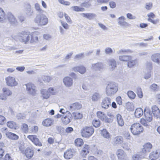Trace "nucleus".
Segmentation results:
<instances>
[{
	"label": "nucleus",
	"mask_w": 160,
	"mask_h": 160,
	"mask_svg": "<svg viewBox=\"0 0 160 160\" xmlns=\"http://www.w3.org/2000/svg\"><path fill=\"white\" fill-rule=\"evenodd\" d=\"M12 38L16 41H19L26 44L30 40V34L29 32H23L17 35L12 36Z\"/></svg>",
	"instance_id": "1"
},
{
	"label": "nucleus",
	"mask_w": 160,
	"mask_h": 160,
	"mask_svg": "<svg viewBox=\"0 0 160 160\" xmlns=\"http://www.w3.org/2000/svg\"><path fill=\"white\" fill-rule=\"evenodd\" d=\"M34 22L38 26H44L48 23V19L43 14H37L34 19Z\"/></svg>",
	"instance_id": "2"
},
{
	"label": "nucleus",
	"mask_w": 160,
	"mask_h": 160,
	"mask_svg": "<svg viewBox=\"0 0 160 160\" xmlns=\"http://www.w3.org/2000/svg\"><path fill=\"white\" fill-rule=\"evenodd\" d=\"M118 84L113 82H110L107 86L106 93L108 96L115 94L118 91Z\"/></svg>",
	"instance_id": "3"
},
{
	"label": "nucleus",
	"mask_w": 160,
	"mask_h": 160,
	"mask_svg": "<svg viewBox=\"0 0 160 160\" xmlns=\"http://www.w3.org/2000/svg\"><path fill=\"white\" fill-rule=\"evenodd\" d=\"M94 129L92 126L84 127L81 131L82 136L85 138H90L94 133Z\"/></svg>",
	"instance_id": "4"
},
{
	"label": "nucleus",
	"mask_w": 160,
	"mask_h": 160,
	"mask_svg": "<svg viewBox=\"0 0 160 160\" xmlns=\"http://www.w3.org/2000/svg\"><path fill=\"white\" fill-rule=\"evenodd\" d=\"M130 130L133 135H137L139 134L141 132H142L143 128L140 123H136L131 125Z\"/></svg>",
	"instance_id": "5"
},
{
	"label": "nucleus",
	"mask_w": 160,
	"mask_h": 160,
	"mask_svg": "<svg viewBox=\"0 0 160 160\" xmlns=\"http://www.w3.org/2000/svg\"><path fill=\"white\" fill-rule=\"evenodd\" d=\"M26 87L27 92L29 94L35 95L36 90L34 85L31 83H28L24 85Z\"/></svg>",
	"instance_id": "6"
},
{
	"label": "nucleus",
	"mask_w": 160,
	"mask_h": 160,
	"mask_svg": "<svg viewBox=\"0 0 160 160\" xmlns=\"http://www.w3.org/2000/svg\"><path fill=\"white\" fill-rule=\"evenodd\" d=\"M116 154L118 160H129L127 157V154L122 150L118 149Z\"/></svg>",
	"instance_id": "7"
},
{
	"label": "nucleus",
	"mask_w": 160,
	"mask_h": 160,
	"mask_svg": "<svg viewBox=\"0 0 160 160\" xmlns=\"http://www.w3.org/2000/svg\"><path fill=\"white\" fill-rule=\"evenodd\" d=\"M111 100L109 98L105 97L102 99L101 107L105 109H108L111 105Z\"/></svg>",
	"instance_id": "8"
},
{
	"label": "nucleus",
	"mask_w": 160,
	"mask_h": 160,
	"mask_svg": "<svg viewBox=\"0 0 160 160\" xmlns=\"http://www.w3.org/2000/svg\"><path fill=\"white\" fill-rule=\"evenodd\" d=\"M27 138L31 140L36 146H42V144L40 141L39 139L36 135H30L28 136Z\"/></svg>",
	"instance_id": "9"
},
{
	"label": "nucleus",
	"mask_w": 160,
	"mask_h": 160,
	"mask_svg": "<svg viewBox=\"0 0 160 160\" xmlns=\"http://www.w3.org/2000/svg\"><path fill=\"white\" fill-rule=\"evenodd\" d=\"M7 85L11 87H13L17 86L18 82L16 81L14 77L9 76L5 79Z\"/></svg>",
	"instance_id": "10"
},
{
	"label": "nucleus",
	"mask_w": 160,
	"mask_h": 160,
	"mask_svg": "<svg viewBox=\"0 0 160 160\" xmlns=\"http://www.w3.org/2000/svg\"><path fill=\"white\" fill-rule=\"evenodd\" d=\"M125 18L123 16H121L118 19V24L123 28H126L130 26V24L126 22Z\"/></svg>",
	"instance_id": "11"
},
{
	"label": "nucleus",
	"mask_w": 160,
	"mask_h": 160,
	"mask_svg": "<svg viewBox=\"0 0 160 160\" xmlns=\"http://www.w3.org/2000/svg\"><path fill=\"white\" fill-rule=\"evenodd\" d=\"M89 146L85 144L80 151V154L81 156L83 158H85L86 155L89 152Z\"/></svg>",
	"instance_id": "12"
},
{
	"label": "nucleus",
	"mask_w": 160,
	"mask_h": 160,
	"mask_svg": "<svg viewBox=\"0 0 160 160\" xmlns=\"http://www.w3.org/2000/svg\"><path fill=\"white\" fill-rule=\"evenodd\" d=\"M143 147V148L142 149L140 152L142 153V154L144 155L150 151V150L152 148V146L150 142H148L145 143Z\"/></svg>",
	"instance_id": "13"
},
{
	"label": "nucleus",
	"mask_w": 160,
	"mask_h": 160,
	"mask_svg": "<svg viewBox=\"0 0 160 160\" xmlns=\"http://www.w3.org/2000/svg\"><path fill=\"white\" fill-rule=\"evenodd\" d=\"M91 68L95 71H101L104 68V65L101 62H98L92 64Z\"/></svg>",
	"instance_id": "14"
},
{
	"label": "nucleus",
	"mask_w": 160,
	"mask_h": 160,
	"mask_svg": "<svg viewBox=\"0 0 160 160\" xmlns=\"http://www.w3.org/2000/svg\"><path fill=\"white\" fill-rule=\"evenodd\" d=\"M7 17L10 24L13 25H17L18 22L13 15L10 12H8L7 14Z\"/></svg>",
	"instance_id": "15"
},
{
	"label": "nucleus",
	"mask_w": 160,
	"mask_h": 160,
	"mask_svg": "<svg viewBox=\"0 0 160 160\" xmlns=\"http://www.w3.org/2000/svg\"><path fill=\"white\" fill-rule=\"evenodd\" d=\"M152 113L150 112V110L147 108H145L144 110V115L145 118L147 121L150 122L152 119Z\"/></svg>",
	"instance_id": "16"
},
{
	"label": "nucleus",
	"mask_w": 160,
	"mask_h": 160,
	"mask_svg": "<svg viewBox=\"0 0 160 160\" xmlns=\"http://www.w3.org/2000/svg\"><path fill=\"white\" fill-rule=\"evenodd\" d=\"M72 69L75 72H78L81 74H84L86 70L85 67L81 65L74 67Z\"/></svg>",
	"instance_id": "17"
},
{
	"label": "nucleus",
	"mask_w": 160,
	"mask_h": 160,
	"mask_svg": "<svg viewBox=\"0 0 160 160\" xmlns=\"http://www.w3.org/2000/svg\"><path fill=\"white\" fill-rule=\"evenodd\" d=\"M75 152L74 149H69L64 152V156L66 159H69L73 157Z\"/></svg>",
	"instance_id": "18"
},
{
	"label": "nucleus",
	"mask_w": 160,
	"mask_h": 160,
	"mask_svg": "<svg viewBox=\"0 0 160 160\" xmlns=\"http://www.w3.org/2000/svg\"><path fill=\"white\" fill-rule=\"evenodd\" d=\"M63 82L65 86L67 87H70L72 85L73 79L69 77H66L63 80Z\"/></svg>",
	"instance_id": "19"
},
{
	"label": "nucleus",
	"mask_w": 160,
	"mask_h": 160,
	"mask_svg": "<svg viewBox=\"0 0 160 160\" xmlns=\"http://www.w3.org/2000/svg\"><path fill=\"white\" fill-rule=\"evenodd\" d=\"M108 63V67L110 71H113L117 67L116 62L114 59H111L109 60Z\"/></svg>",
	"instance_id": "20"
},
{
	"label": "nucleus",
	"mask_w": 160,
	"mask_h": 160,
	"mask_svg": "<svg viewBox=\"0 0 160 160\" xmlns=\"http://www.w3.org/2000/svg\"><path fill=\"white\" fill-rule=\"evenodd\" d=\"M151 58L154 62L160 65V53H156L152 54Z\"/></svg>",
	"instance_id": "21"
},
{
	"label": "nucleus",
	"mask_w": 160,
	"mask_h": 160,
	"mask_svg": "<svg viewBox=\"0 0 160 160\" xmlns=\"http://www.w3.org/2000/svg\"><path fill=\"white\" fill-rule=\"evenodd\" d=\"M152 112L153 115L157 118H160V111L156 105H154L152 107Z\"/></svg>",
	"instance_id": "22"
},
{
	"label": "nucleus",
	"mask_w": 160,
	"mask_h": 160,
	"mask_svg": "<svg viewBox=\"0 0 160 160\" xmlns=\"http://www.w3.org/2000/svg\"><path fill=\"white\" fill-rule=\"evenodd\" d=\"M82 105L79 102H75L72 104L70 106V111L77 110L81 108Z\"/></svg>",
	"instance_id": "23"
},
{
	"label": "nucleus",
	"mask_w": 160,
	"mask_h": 160,
	"mask_svg": "<svg viewBox=\"0 0 160 160\" xmlns=\"http://www.w3.org/2000/svg\"><path fill=\"white\" fill-rule=\"evenodd\" d=\"M54 120L51 118L45 119L42 122L43 126L46 127H49L52 126Z\"/></svg>",
	"instance_id": "24"
},
{
	"label": "nucleus",
	"mask_w": 160,
	"mask_h": 160,
	"mask_svg": "<svg viewBox=\"0 0 160 160\" xmlns=\"http://www.w3.org/2000/svg\"><path fill=\"white\" fill-rule=\"evenodd\" d=\"M138 63V61L137 59H133L132 56H131L130 59L128 61V66L130 68L132 67L133 66L136 65Z\"/></svg>",
	"instance_id": "25"
},
{
	"label": "nucleus",
	"mask_w": 160,
	"mask_h": 160,
	"mask_svg": "<svg viewBox=\"0 0 160 160\" xmlns=\"http://www.w3.org/2000/svg\"><path fill=\"white\" fill-rule=\"evenodd\" d=\"M69 114V115L68 116L66 115L62 117V121L65 124L69 123L71 122V120L72 119L71 118L72 115L70 113Z\"/></svg>",
	"instance_id": "26"
},
{
	"label": "nucleus",
	"mask_w": 160,
	"mask_h": 160,
	"mask_svg": "<svg viewBox=\"0 0 160 160\" xmlns=\"http://www.w3.org/2000/svg\"><path fill=\"white\" fill-rule=\"evenodd\" d=\"M31 39L30 42L31 43L33 42L38 43V38L37 36L36 32H34L30 35Z\"/></svg>",
	"instance_id": "27"
},
{
	"label": "nucleus",
	"mask_w": 160,
	"mask_h": 160,
	"mask_svg": "<svg viewBox=\"0 0 160 160\" xmlns=\"http://www.w3.org/2000/svg\"><path fill=\"white\" fill-rule=\"evenodd\" d=\"M41 93L43 97V99H47L49 98L50 96L48 90L42 89L41 90Z\"/></svg>",
	"instance_id": "28"
},
{
	"label": "nucleus",
	"mask_w": 160,
	"mask_h": 160,
	"mask_svg": "<svg viewBox=\"0 0 160 160\" xmlns=\"http://www.w3.org/2000/svg\"><path fill=\"white\" fill-rule=\"evenodd\" d=\"M117 120L119 126L122 127L124 125V121L122 116L119 114L116 115Z\"/></svg>",
	"instance_id": "29"
},
{
	"label": "nucleus",
	"mask_w": 160,
	"mask_h": 160,
	"mask_svg": "<svg viewBox=\"0 0 160 160\" xmlns=\"http://www.w3.org/2000/svg\"><path fill=\"white\" fill-rule=\"evenodd\" d=\"M81 14L83 17L86 18L89 20L93 19L97 17V15L93 13H82Z\"/></svg>",
	"instance_id": "30"
},
{
	"label": "nucleus",
	"mask_w": 160,
	"mask_h": 160,
	"mask_svg": "<svg viewBox=\"0 0 160 160\" xmlns=\"http://www.w3.org/2000/svg\"><path fill=\"white\" fill-rule=\"evenodd\" d=\"M6 135L7 137L11 139L16 140L19 138V137L15 134L10 132H7Z\"/></svg>",
	"instance_id": "31"
},
{
	"label": "nucleus",
	"mask_w": 160,
	"mask_h": 160,
	"mask_svg": "<svg viewBox=\"0 0 160 160\" xmlns=\"http://www.w3.org/2000/svg\"><path fill=\"white\" fill-rule=\"evenodd\" d=\"M159 155V154L157 151H154L150 153L149 158L152 160H155L158 158Z\"/></svg>",
	"instance_id": "32"
},
{
	"label": "nucleus",
	"mask_w": 160,
	"mask_h": 160,
	"mask_svg": "<svg viewBox=\"0 0 160 160\" xmlns=\"http://www.w3.org/2000/svg\"><path fill=\"white\" fill-rule=\"evenodd\" d=\"M100 95L98 92L94 93L91 96V99L93 102H97L101 98Z\"/></svg>",
	"instance_id": "33"
},
{
	"label": "nucleus",
	"mask_w": 160,
	"mask_h": 160,
	"mask_svg": "<svg viewBox=\"0 0 160 160\" xmlns=\"http://www.w3.org/2000/svg\"><path fill=\"white\" fill-rule=\"evenodd\" d=\"M25 154L28 158H31L33 155L34 152L31 149L27 148L25 151Z\"/></svg>",
	"instance_id": "34"
},
{
	"label": "nucleus",
	"mask_w": 160,
	"mask_h": 160,
	"mask_svg": "<svg viewBox=\"0 0 160 160\" xmlns=\"http://www.w3.org/2000/svg\"><path fill=\"white\" fill-rule=\"evenodd\" d=\"M143 114V111L141 108H138L136 109L134 112L135 117L137 118H139Z\"/></svg>",
	"instance_id": "35"
},
{
	"label": "nucleus",
	"mask_w": 160,
	"mask_h": 160,
	"mask_svg": "<svg viewBox=\"0 0 160 160\" xmlns=\"http://www.w3.org/2000/svg\"><path fill=\"white\" fill-rule=\"evenodd\" d=\"M123 138L121 136H117L114 138L113 141L115 144H120L123 142Z\"/></svg>",
	"instance_id": "36"
},
{
	"label": "nucleus",
	"mask_w": 160,
	"mask_h": 160,
	"mask_svg": "<svg viewBox=\"0 0 160 160\" xmlns=\"http://www.w3.org/2000/svg\"><path fill=\"white\" fill-rule=\"evenodd\" d=\"M25 13L27 17H30L33 15V10L30 7H29L26 9Z\"/></svg>",
	"instance_id": "37"
},
{
	"label": "nucleus",
	"mask_w": 160,
	"mask_h": 160,
	"mask_svg": "<svg viewBox=\"0 0 160 160\" xmlns=\"http://www.w3.org/2000/svg\"><path fill=\"white\" fill-rule=\"evenodd\" d=\"M5 20V13L3 10L0 8V22H3Z\"/></svg>",
	"instance_id": "38"
},
{
	"label": "nucleus",
	"mask_w": 160,
	"mask_h": 160,
	"mask_svg": "<svg viewBox=\"0 0 160 160\" xmlns=\"http://www.w3.org/2000/svg\"><path fill=\"white\" fill-rule=\"evenodd\" d=\"M74 143L75 146L81 147L83 144V140L81 138H77L75 140Z\"/></svg>",
	"instance_id": "39"
},
{
	"label": "nucleus",
	"mask_w": 160,
	"mask_h": 160,
	"mask_svg": "<svg viewBox=\"0 0 160 160\" xmlns=\"http://www.w3.org/2000/svg\"><path fill=\"white\" fill-rule=\"evenodd\" d=\"M150 89L153 91H158L160 90V88L157 84L153 83L150 86Z\"/></svg>",
	"instance_id": "40"
},
{
	"label": "nucleus",
	"mask_w": 160,
	"mask_h": 160,
	"mask_svg": "<svg viewBox=\"0 0 160 160\" xmlns=\"http://www.w3.org/2000/svg\"><path fill=\"white\" fill-rule=\"evenodd\" d=\"M97 116L98 118L102 121H104L106 119V116L103 113L101 112H97Z\"/></svg>",
	"instance_id": "41"
},
{
	"label": "nucleus",
	"mask_w": 160,
	"mask_h": 160,
	"mask_svg": "<svg viewBox=\"0 0 160 160\" xmlns=\"http://www.w3.org/2000/svg\"><path fill=\"white\" fill-rule=\"evenodd\" d=\"M130 56L123 55L119 56V58L120 60L122 61H128L129 59L131 58Z\"/></svg>",
	"instance_id": "42"
},
{
	"label": "nucleus",
	"mask_w": 160,
	"mask_h": 160,
	"mask_svg": "<svg viewBox=\"0 0 160 160\" xmlns=\"http://www.w3.org/2000/svg\"><path fill=\"white\" fill-rule=\"evenodd\" d=\"M54 77L53 76H44L42 78L43 80L46 82H49L53 79Z\"/></svg>",
	"instance_id": "43"
},
{
	"label": "nucleus",
	"mask_w": 160,
	"mask_h": 160,
	"mask_svg": "<svg viewBox=\"0 0 160 160\" xmlns=\"http://www.w3.org/2000/svg\"><path fill=\"white\" fill-rule=\"evenodd\" d=\"M101 134L103 137L106 138H108L110 137V134L105 129H103L101 132Z\"/></svg>",
	"instance_id": "44"
},
{
	"label": "nucleus",
	"mask_w": 160,
	"mask_h": 160,
	"mask_svg": "<svg viewBox=\"0 0 160 160\" xmlns=\"http://www.w3.org/2000/svg\"><path fill=\"white\" fill-rule=\"evenodd\" d=\"M126 107L127 109L129 111H132L134 110L133 106L132 104L130 102H128L126 104Z\"/></svg>",
	"instance_id": "45"
},
{
	"label": "nucleus",
	"mask_w": 160,
	"mask_h": 160,
	"mask_svg": "<svg viewBox=\"0 0 160 160\" xmlns=\"http://www.w3.org/2000/svg\"><path fill=\"white\" fill-rule=\"evenodd\" d=\"M136 92L140 98H142L143 96V93L142 89L139 87H138L136 89Z\"/></svg>",
	"instance_id": "46"
},
{
	"label": "nucleus",
	"mask_w": 160,
	"mask_h": 160,
	"mask_svg": "<svg viewBox=\"0 0 160 160\" xmlns=\"http://www.w3.org/2000/svg\"><path fill=\"white\" fill-rule=\"evenodd\" d=\"M152 69V66L151 63L150 62H147L144 71H151Z\"/></svg>",
	"instance_id": "47"
},
{
	"label": "nucleus",
	"mask_w": 160,
	"mask_h": 160,
	"mask_svg": "<svg viewBox=\"0 0 160 160\" xmlns=\"http://www.w3.org/2000/svg\"><path fill=\"white\" fill-rule=\"evenodd\" d=\"M71 8L73 10L76 12H83L85 11V9L79 7L77 6H72Z\"/></svg>",
	"instance_id": "48"
},
{
	"label": "nucleus",
	"mask_w": 160,
	"mask_h": 160,
	"mask_svg": "<svg viewBox=\"0 0 160 160\" xmlns=\"http://www.w3.org/2000/svg\"><path fill=\"white\" fill-rule=\"evenodd\" d=\"M123 148L126 150H127L129 151L131 150V147L130 144V142H126L123 143L122 144Z\"/></svg>",
	"instance_id": "49"
},
{
	"label": "nucleus",
	"mask_w": 160,
	"mask_h": 160,
	"mask_svg": "<svg viewBox=\"0 0 160 160\" xmlns=\"http://www.w3.org/2000/svg\"><path fill=\"white\" fill-rule=\"evenodd\" d=\"M92 124L95 127L98 128L100 126V122L98 120L94 119L92 122Z\"/></svg>",
	"instance_id": "50"
},
{
	"label": "nucleus",
	"mask_w": 160,
	"mask_h": 160,
	"mask_svg": "<svg viewBox=\"0 0 160 160\" xmlns=\"http://www.w3.org/2000/svg\"><path fill=\"white\" fill-rule=\"evenodd\" d=\"M151 76V71H144V78L147 80L150 78Z\"/></svg>",
	"instance_id": "51"
},
{
	"label": "nucleus",
	"mask_w": 160,
	"mask_h": 160,
	"mask_svg": "<svg viewBox=\"0 0 160 160\" xmlns=\"http://www.w3.org/2000/svg\"><path fill=\"white\" fill-rule=\"evenodd\" d=\"M127 94L129 98L131 99H134L136 97L135 94L132 91H128L127 92Z\"/></svg>",
	"instance_id": "52"
},
{
	"label": "nucleus",
	"mask_w": 160,
	"mask_h": 160,
	"mask_svg": "<svg viewBox=\"0 0 160 160\" xmlns=\"http://www.w3.org/2000/svg\"><path fill=\"white\" fill-rule=\"evenodd\" d=\"M35 8L36 10L40 13H42L44 12V11L41 8L40 5L38 3L35 4Z\"/></svg>",
	"instance_id": "53"
},
{
	"label": "nucleus",
	"mask_w": 160,
	"mask_h": 160,
	"mask_svg": "<svg viewBox=\"0 0 160 160\" xmlns=\"http://www.w3.org/2000/svg\"><path fill=\"white\" fill-rule=\"evenodd\" d=\"M84 53H80L76 55L74 57V59L75 60H80L82 58H84Z\"/></svg>",
	"instance_id": "54"
},
{
	"label": "nucleus",
	"mask_w": 160,
	"mask_h": 160,
	"mask_svg": "<svg viewBox=\"0 0 160 160\" xmlns=\"http://www.w3.org/2000/svg\"><path fill=\"white\" fill-rule=\"evenodd\" d=\"M143 155L142 154V153L140 152L139 154H136L133 155L132 157V159L133 160H139L140 156Z\"/></svg>",
	"instance_id": "55"
},
{
	"label": "nucleus",
	"mask_w": 160,
	"mask_h": 160,
	"mask_svg": "<svg viewBox=\"0 0 160 160\" xmlns=\"http://www.w3.org/2000/svg\"><path fill=\"white\" fill-rule=\"evenodd\" d=\"M22 128L23 131L25 133H27L28 131V126L26 124H23L22 125Z\"/></svg>",
	"instance_id": "56"
},
{
	"label": "nucleus",
	"mask_w": 160,
	"mask_h": 160,
	"mask_svg": "<svg viewBox=\"0 0 160 160\" xmlns=\"http://www.w3.org/2000/svg\"><path fill=\"white\" fill-rule=\"evenodd\" d=\"M105 52L106 54L111 55L112 53L113 50L110 48L107 47L105 48Z\"/></svg>",
	"instance_id": "57"
},
{
	"label": "nucleus",
	"mask_w": 160,
	"mask_h": 160,
	"mask_svg": "<svg viewBox=\"0 0 160 160\" xmlns=\"http://www.w3.org/2000/svg\"><path fill=\"white\" fill-rule=\"evenodd\" d=\"M3 91L4 94L8 96L11 95L12 94V92L8 89L6 88H3Z\"/></svg>",
	"instance_id": "58"
},
{
	"label": "nucleus",
	"mask_w": 160,
	"mask_h": 160,
	"mask_svg": "<svg viewBox=\"0 0 160 160\" xmlns=\"http://www.w3.org/2000/svg\"><path fill=\"white\" fill-rule=\"evenodd\" d=\"M147 120L144 118H141L140 120L141 123L145 126L148 127V123L147 122Z\"/></svg>",
	"instance_id": "59"
},
{
	"label": "nucleus",
	"mask_w": 160,
	"mask_h": 160,
	"mask_svg": "<svg viewBox=\"0 0 160 160\" xmlns=\"http://www.w3.org/2000/svg\"><path fill=\"white\" fill-rule=\"evenodd\" d=\"M16 117L18 119H21L25 118V116L23 113H19L17 114Z\"/></svg>",
	"instance_id": "60"
},
{
	"label": "nucleus",
	"mask_w": 160,
	"mask_h": 160,
	"mask_svg": "<svg viewBox=\"0 0 160 160\" xmlns=\"http://www.w3.org/2000/svg\"><path fill=\"white\" fill-rule=\"evenodd\" d=\"M15 123L13 121H9L7 123V126L8 127L11 128H13Z\"/></svg>",
	"instance_id": "61"
},
{
	"label": "nucleus",
	"mask_w": 160,
	"mask_h": 160,
	"mask_svg": "<svg viewBox=\"0 0 160 160\" xmlns=\"http://www.w3.org/2000/svg\"><path fill=\"white\" fill-rule=\"evenodd\" d=\"M116 101L118 104L121 105L122 104V100L121 97L118 96L116 98Z\"/></svg>",
	"instance_id": "62"
},
{
	"label": "nucleus",
	"mask_w": 160,
	"mask_h": 160,
	"mask_svg": "<svg viewBox=\"0 0 160 160\" xmlns=\"http://www.w3.org/2000/svg\"><path fill=\"white\" fill-rule=\"evenodd\" d=\"M5 118L3 116L0 115V124L3 125L5 122Z\"/></svg>",
	"instance_id": "63"
},
{
	"label": "nucleus",
	"mask_w": 160,
	"mask_h": 160,
	"mask_svg": "<svg viewBox=\"0 0 160 160\" xmlns=\"http://www.w3.org/2000/svg\"><path fill=\"white\" fill-rule=\"evenodd\" d=\"M48 92H49V94L51 95H55L56 94L53 88H50L48 90Z\"/></svg>",
	"instance_id": "64"
}]
</instances>
